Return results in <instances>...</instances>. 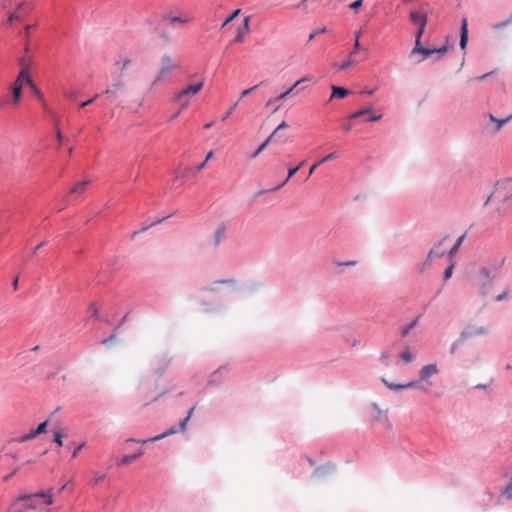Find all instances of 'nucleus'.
I'll return each mask as SVG.
<instances>
[{
	"label": "nucleus",
	"mask_w": 512,
	"mask_h": 512,
	"mask_svg": "<svg viewBox=\"0 0 512 512\" xmlns=\"http://www.w3.org/2000/svg\"><path fill=\"white\" fill-rule=\"evenodd\" d=\"M488 332V328L486 327H471L468 329L467 333L471 336L473 335H484Z\"/></svg>",
	"instance_id": "26"
},
{
	"label": "nucleus",
	"mask_w": 512,
	"mask_h": 512,
	"mask_svg": "<svg viewBox=\"0 0 512 512\" xmlns=\"http://www.w3.org/2000/svg\"><path fill=\"white\" fill-rule=\"evenodd\" d=\"M351 129H352V125H351V124H345V125H343V130H344L345 132H349Z\"/></svg>",
	"instance_id": "62"
},
{
	"label": "nucleus",
	"mask_w": 512,
	"mask_h": 512,
	"mask_svg": "<svg viewBox=\"0 0 512 512\" xmlns=\"http://www.w3.org/2000/svg\"><path fill=\"white\" fill-rule=\"evenodd\" d=\"M47 242H41L40 244H38L36 247H34L31 251V254L34 255L36 254V252L42 248L44 245H46Z\"/></svg>",
	"instance_id": "54"
},
{
	"label": "nucleus",
	"mask_w": 512,
	"mask_h": 512,
	"mask_svg": "<svg viewBox=\"0 0 512 512\" xmlns=\"http://www.w3.org/2000/svg\"><path fill=\"white\" fill-rule=\"evenodd\" d=\"M362 3H363V1H362V0H356V1L352 2V3L349 5V7H350L351 9L356 10V9H358V8H360V7L362 6Z\"/></svg>",
	"instance_id": "46"
},
{
	"label": "nucleus",
	"mask_w": 512,
	"mask_h": 512,
	"mask_svg": "<svg viewBox=\"0 0 512 512\" xmlns=\"http://www.w3.org/2000/svg\"><path fill=\"white\" fill-rule=\"evenodd\" d=\"M18 500L25 502L24 509L42 510L44 506L53 503L52 489L34 494H24L21 495Z\"/></svg>",
	"instance_id": "2"
},
{
	"label": "nucleus",
	"mask_w": 512,
	"mask_h": 512,
	"mask_svg": "<svg viewBox=\"0 0 512 512\" xmlns=\"http://www.w3.org/2000/svg\"><path fill=\"white\" fill-rule=\"evenodd\" d=\"M447 240V237L443 238L437 245L430 250L427 256L425 264H429L430 260L434 257H441L445 254V249L442 247L443 243Z\"/></svg>",
	"instance_id": "8"
},
{
	"label": "nucleus",
	"mask_w": 512,
	"mask_h": 512,
	"mask_svg": "<svg viewBox=\"0 0 512 512\" xmlns=\"http://www.w3.org/2000/svg\"><path fill=\"white\" fill-rule=\"evenodd\" d=\"M65 96L70 99H75L77 97V93L75 91H67L65 92Z\"/></svg>",
	"instance_id": "55"
},
{
	"label": "nucleus",
	"mask_w": 512,
	"mask_h": 512,
	"mask_svg": "<svg viewBox=\"0 0 512 512\" xmlns=\"http://www.w3.org/2000/svg\"><path fill=\"white\" fill-rule=\"evenodd\" d=\"M213 155H214V152H213V151H210V152L207 154L206 158H205V162L209 161V160L213 157Z\"/></svg>",
	"instance_id": "64"
},
{
	"label": "nucleus",
	"mask_w": 512,
	"mask_h": 512,
	"mask_svg": "<svg viewBox=\"0 0 512 512\" xmlns=\"http://www.w3.org/2000/svg\"><path fill=\"white\" fill-rule=\"evenodd\" d=\"M54 442L57 443L59 446L63 445L62 437L63 433L61 430H55L54 432Z\"/></svg>",
	"instance_id": "37"
},
{
	"label": "nucleus",
	"mask_w": 512,
	"mask_h": 512,
	"mask_svg": "<svg viewBox=\"0 0 512 512\" xmlns=\"http://www.w3.org/2000/svg\"><path fill=\"white\" fill-rule=\"evenodd\" d=\"M337 156H338V155H337V153H336V152H332V153H330V154H328V155L324 156L322 159H320V160H319L318 162H316L315 164H313V165L310 167V169H309V173H308V177H307V178H309V177L312 175V173L315 171V169H316L318 166H322V164H323V163H325V162H327V161H329V160H331V159H334V158H336Z\"/></svg>",
	"instance_id": "16"
},
{
	"label": "nucleus",
	"mask_w": 512,
	"mask_h": 512,
	"mask_svg": "<svg viewBox=\"0 0 512 512\" xmlns=\"http://www.w3.org/2000/svg\"><path fill=\"white\" fill-rule=\"evenodd\" d=\"M110 86L114 87V89L117 91L125 87V82L122 78H120L117 81H114Z\"/></svg>",
	"instance_id": "38"
},
{
	"label": "nucleus",
	"mask_w": 512,
	"mask_h": 512,
	"mask_svg": "<svg viewBox=\"0 0 512 512\" xmlns=\"http://www.w3.org/2000/svg\"><path fill=\"white\" fill-rule=\"evenodd\" d=\"M203 86H204L203 79L195 84L188 85L187 87L183 88L182 90H180L178 93L175 94L174 100L180 101L184 97L194 96L202 90Z\"/></svg>",
	"instance_id": "5"
},
{
	"label": "nucleus",
	"mask_w": 512,
	"mask_h": 512,
	"mask_svg": "<svg viewBox=\"0 0 512 512\" xmlns=\"http://www.w3.org/2000/svg\"><path fill=\"white\" fill-rule=\"evenodd\" d=\"M439 372L438 370V367L436 364H429V365H425L421 368L420 370V379L422 381H425L427 380L429 377H431L432 375H435Z\"/></svg>",
	"instance_id": "9"
},
{
	"label": "nucleus",
	"mask_w": 512,
	"mask_h": 512,
	"mask_svg": "<svg viewBox=\"0 0 512 512\" xmlns=\"http://www.w3.org/2000/svg\"><path fill=\"white\" fill-rule=\"evenodd\" d=\"M20 17L17 13V11L11 13L7 20L4 22L5 25L10 26L13 24L14 21L18 20Z\"/></svg>",
	"instance_id": "36"
},
{
	"label": "nucleus",
	"mask_w": 512,
	"mask_h": 512,
	"mask_svg": "<svg viewBox=\"0 0 512 512\" xmlns=\"http://www.w3.org/2000/svg\"><path fill=\"white\" fill-rule=\"evenodd\" d=\"M372 112V108L371 107H368V108H365V109H362V110H359L355 113H352L350 116H349V119H356L360 116H363L365 114H368V113H371Z\"/></svg>",
	"instance_id": "31"
},
{
	"label": "nucleus",
	"mask_w": 512,
	"mask_h": 512,
	"mask_svg": "<svg viewBox=\"0 0 512 512\" xmlns=\"http://www.w3.org/2000/svg\"><path fill=\"white\" fill-rule=\"evenodd\" d=\"M417 322L418 320L417 319H414L412 320L411 322H409L408 324H405L403 325L401 328H400V335L402 337H405L409 334V332L415 328V326L417 325Z\"/></svg>",
	"instance_id": "23"
},
{
	"label": "nucleus",
	"mask_w": 512,
	"mask_h": 512,
	"mask_svg": "<svg viewBox=\"0 0 512 512\" xmlns=\"http://www.w3.org/2000/svg\"><path fill=\"white\" fill-rule=\"evenodd\" d=\"M361 46H360V42L355 40L354 41V46H353V50L350 52L351 55H354L355 53H357L359 50H360Z\"/></svg>",
	"instance_id": "52"
},
{
	"label": "nucleus",
	"mask_w": 512,
	"mask_h": 512,
	"mask_svg": "<svg viewBox=\"0 0 512 512\" xmlns=\"http://www.w3.org/2000/svg\"><path fill=\"white\" fill-rule=\"evenodd\" d=\"M47 424H48V422L44 421L41 424H39V426L36 429H32L29 433H26L19 437L14 438L13 441L18 442V443L29 441V440L35 438L36 436L44 433L46 431Z\"/></svg>",
	"instance_id": "7"
},
{
	"label": "nucleus",
	"mask_w": 512,
	"mask_h": 512,
	"mask_svg": "<svg viewBox=\"0 0 512 512\" xmlns=\"http://www.w3.org/2000/svg\"><path fill=\"white\" fill-rule=\"evenodd\" d=\"M356 264H357V261H354V260L339 263V265H345V266H355Z\"/></svg>",
	"instance_id": "58"
},
{
	"label": "nucleus",
	"mask_w": 512,
	"mask_h": 512,
	"mask_svg": "<svg viewBox=\"0 0 512 512\" xmlns=\"http://www.w3.org/2000/svg\"><path fill=\"white\" fill-rule=\"evenodd\" d=\"M454 265L451 264L444 272V279L447 280L452 276Z\"/></svg>",
	"instance_id": "44"
},
{
	"label": "nucleus",
	"mask_w": 512,
	"mask_h": 512,
	"mask_svg": "<svg viewBox=\"0 0 512 512\" xmlns=\"http://www.w3.org/2000/svg\"><path fill=\"white\" fill-rule=\"evenodd\" d=\"M32 83V79L29 76V73L26 69H22L17 77V79L13 82L11 85V91L13 93V102L14 104H17L22 95V88L25 84H28L29 86Z\"/></svg>",
	"instance_id": "4"
},
{
	"label": "nucleus",
	"mask_w": 512,
	"mask_h": 512,
	"mask_svg": "<svg viewBox=\"0 0 512 512\" xmlns=\"http://www.w3.org/2000/svg\"><path fill=\"white\" fill-rule=\"evenodd\" d=\"M274 138V134H271L253 153L252 158L255 159L259 156V154L272 142Z\"/></svg>",
	"instance_id": "24"
},
{
	"label": "nucleus",
	"mask_w": 512,
	"mask_h": 512,
	"mask_svg": "<svg viewBox=\"0 0 512 512\" xmlns=\"http://www.w3.org/2000/svg\"><path fill=\"white\" fill-rule=\"evenodd\" d=\"M104 478H105V474H103V473H96V474L94 475L93 481H94V483H96V484H97V483H99V482L103 481V480H104Z\"/></svg>",
	"instance_id": "45"
},
{
	"label": "nucleus",
	"mask_w": 512,
	"mask_h": 512,
	"mask_svg": "<svg viewBox=\"0 0 512 512\" xmlns=\"http://www.w3.org/2000/svg\"><path fill=\"white\" fill-rule=\"evenodd\" d=\"M288 127V124L285 122V121H282L278 126L277 128L273 131L272 134H274V136L278 133V131H280L281 129H284V128H287Z\"/></svg>",
	"instance_id": "47"
},
{
	"label": "nucleus",
	"mask_w": 512,
	"mask_h": 512,
	"mask_svg": "<svg viewBox=\"0 0 512 512\" xmlns=\"http://www.w3.org/2000/svg\"><path fill=\"white\" fill-rule=\"evenodd\" d=\"M410 20L412 23L417 25H426L427 24V16L423 13L412 11L410 13Z\"/></svg>",
	"instance_id": "14"
},
{
	"label": "nucleus",
	"mask_w": 512,
	"mask_h": 512,
	"mask_svg": "<svg viewBox=\"0 0 512 512\" xmlns=\"http://www.w3.org/2000/svg\"><path fill=\"white\" fill-rule=\"evenodd\" d=\"M310 80L309 77H303L299 80H297L288 90L285 91V93H288V96H290L294 90L302 83V82H305V81H308Z\"/></svg>",
	"instance_id": "30"
},
{
	"label": "nucleus",
	"mask_w": 512,
	"mask_h": 512,
	"mask_svg": "<svg viewBox=\"0 0 512 512\" xmlns=\"http://www.w3.org/2000/svg\"><path fill=\"white\" fill-rule=\"evenodd\" d=\"M244 34H245V32H243V31H241L239 29V31H238V33H237V35L235 37V41L239 42V43L243 42L244 41Z\"/></svg>",
	"instance_id": "50"
},
{
	"label": "nucleus",
	"mask_w": 512,
	"mask_h": 512,
	"mask_svg": "<svg viewBox=\"0 0 512 512\" xmlns=\"http://www.w3.org/2000/svg\"><path fill=\"white\" fill-rule=\"evenodd\" d=\"M468 42V23L467 19L463 18L461 23V35H460V47L461 49H465Z\"/></svg>",
	"instance_id": "11"
},
{
	"label": "nucleus",
	"mask_w": 512,
	"mask_h": 512,
	"mask_svg": "<svg viewBox=\"0 0 512 512\" xmlns=\"http://www.w3.org/2000/svg\"><path fill=\"white\" fill-rule=\"evenodd\" d=\"M222 233H223V230H222V229H219V230L216 232V234H215V238H216L215 242H216V244H218V243L220 242V240H221V236H222Z\"/></svg>",
	"instance_id": "56"
},
{
	"label": "nucleus",
	"mask_w": 512,
	"mask_h": 512,
	"mask_svg": "<svg viewBox=\"0 0 512 512\" xmlns=\"http://www.w3.org/2000/svg\"><path fill=\"white\" fill-rule=\"evenodd\" d=\"M425 27H426V25H423V26L419 25L418 31L416 33V41L415 42H419L420 43V39H421L422 35L425 32Z\"/></svg>",
	"instance_id": "41"
},
{
	"label": "nucleus",
	"mask_w": 512,
	"mask_h": 512,
	"mask_svg": "<svg viewBox=\"0 0 512 512\" xmlns=\"http://www.w3.org/2000/svg\"><path fill=\"white\" fill-rule=\"evenodd\" d=\"M288 97V93H285L283 92L282 94H280L278 97H276V101H279V100H284Z\"/></svg>",
	"instance_id": "60"
},
{
	"label": "nucleus",
	"mask_w": 512,
	"mask_h": 512,
	"mask_svg": "<svg viewBox=\"0 0 512 512\" xmlns=\"http://www.w3.org/2000/svg\"><path fill=\"white\" fill-rule=\"evenodd\" d=\"M133 59L131 55L126 52H119L115 55L114 65L116 69L120 72H125L132 65Z\"/></svg>",
	"instance_id": "6"
},
{
	"label": "nucleus",
	"mask_w": 512,
	"mask_h": 512,
	"mask_svg": "<svg viewBox=\"0 0 512 512\" xmlns=\"http://www.w3.org/2000/svg\"><path fill=\"white\" fill-rule=\"evenodd\" d=\"M177 432V430L175 428H170L169 430L165 431L164 433L160 434V435H157L155 437H152V438H149L147 440H143L141 441L143 444L145 443H150V442H156L158 440H161L167 436H170L172 434H175Z\"/></svg>",
	"instance_id": "20"
},
{
	"label": "nucleus",
	"mask_w": 512,
	"mask_h": 512,
	"mask_svg": "<svg viewBox=\"0 0 512 512\" xmlns=\"http://www.w3.org/2000/svg\"><path fill=\"white\" fill-rule=\"evenodd\" d=\"M356 64H357V61L353 59V55L349 54L348 58L341 65L337 66L336 63H333L332 66L336 67L337 70H339V71H344Z\"/></svg>",
	"instance_id": "19"
},
{
	"label": "nucleus",
	"mask_w": 512,
	"mask_h": 512,
	"mask_svg": "<svg viewBox=\"0 0 512 512\" xmlns=\"http://www.w3.org/2000/svg\"><path fill=\"white\" fill-rule=\"evenodd\" d=\"M258 85H255L251 88H248V89H245L243 90L241 93H240V98H244L246 96H248L252 91H254L255 89H257Z\"/></svg>",
	"instance_id": "43"
},
{
	"label": "nucleus",
	"mask_w": 512,
	"mask_h": 512,
	"mask_svg": "<svg viewBox=\"0 0 512 512\" xmlns=\"http://www.w3.org/2000/svg\"><path fill=\"white\" fill-rule=\"evenodd\" d=\"M435 53H438L440 56H443L448 51V46H442L441 48L434 49Z\"/></svg>",
	"instance_id": "51"
},
{
	"label": "nucleus",
	"mask_w": 512,
	"mask_h": 512,
	"mask_svg": "<svg viewBox=\"0 0 512 512\" xmlns=\"http://www.w3.org/2000/svg\"><path fill=\"white\" fill-rule=\"evenodd\" d=\"M84 445H85L84 443H81L74 448L73 453H72V458L77 457L79 451L84 447Z\"/></svg>",
	"instance_id": "48"
},
{
	"label": "nucleus",
	"mask_w": 512,
	"mask_h": 512,
	"mask_svg": "<svg viewBox=\"0 0 512 512\" xmlns=\"http://www.w3.org/2000/svg\"><path fill=\"white\" fill-rule=\"evenodd\" d=\"M194 410H195V406H193V407L189 410L188 415H187V416H186V417H185V418L180 422V429H181V430H185L186 425H187V423H188V421H189L190 417L192 416V414H193Z\"/></svg>",
	"instance_id": "34"
},
{
	"label": "nucleus",
	"mask_w": 512,
	"mask_h": 512,
	"mask_svg": "<svg viewBox=\"0 0 512 512\" xmlns=\"http://www.w3.org/2000/svg\"><path fill=\"white\" fill-rule=\"evenodd\" d=\"M506 298V293L500 294L496 297L497 301H502Z\"/></svg>",
	"instance_id": "63"
},
{
	"label": "nucleus",
	"mask_w": 512,
	"mask_h": 512,
	"mask_svg": "<svg viewBox=\"0 0 512 512\" xmlns=\"http://www.w3.org/2000/svg\"><path fill=\"white\" fill-rule=\"evenodd\" d=\"M249 16H246L245 19H244V28H245V32H249L250 30V27H249Z\"/></svg>",
	"instance_id": "57"
},
{
	"label": "nucleus",
	"mask_w": 512,
	"mask_h": 512,
	"mask_svg": "<svg viewBox=\"0 0 512 512\" xmlns=\"http://www.w3.org/2000/svg\"><path fill=\"white\" fill-rule=\"evenodd\" d=\"M238 105V102H233L230 107L228 108V110L226 111V113L222 116V121H225L227 118H229L232 113L234 112V109L236 108V106Z\"/></svg>",
	"instance_id": "35"
},
{
	"label": "nucleus",
	"mask_w": 512,
	"mask_h": 512,
	"mask_svg": "<svg viewBox=\"0 0 512 512\" xmlns=\"http://www.w3.org/2000/svg\"><path fill=\"white\" fill-rule=\"evenodd\" d=\"M325 31V28H321V29H318V30H314L310 35H309V40H313L315 36H318L319 33H323Z\"/></svg>",
	"instance_id": "53"
},
{
	"label": "nucleus",
	"mask_w": 512,
	"mask_h": 512,
	"mask_svg": "<svg viewBox=\"0 0 512 512\" xmlns=\"http://www.w3.org/2000/svg\"><path fill=\"white\" fill-rule=\"evenodd\" d=\"M399 357L403 360L404 363L408 364L412 361L413 357L410 353V348L406 346L404 350L400 353Z\"/></svg>",
	"instance_id": "25"
},
{
	"label": "nucleus",
	"mask_w": 512,
	"mask_h": 512,
	"mask_svg": "<svg viewBox=\"0 0 512 512\" xmlns=\"http://www.w3.org/2000/svg\"><path fill=\"white\" fill-rule=\"evenodd\" d=\"M415 53H420L423 55V58H427V57L431 56L432 54H434L435 50L425 48V47L421 46V43L415 42V47L412 50V54H415Z\"/></svg>",
	"instance_id": "17"
},
{
	"label": "nucleus",
	"mask_w": 512,
	"mask_h": 512,
	"mask_svg": "<svg viewBox=\"0 0 512 512\" xmlns=\"http://www.w3.org/2000/svg\"><path fill=\"white\" fill-rule=\"evenodd\" d=\"M361 34H362L361 30L355 31L354 32L355 40L359 41Z\"/></svg>",
	"instance_id": "61"
},
{
	"label": "nucleus",
	"mask_w": 512,
	"mask_h": 512,
	"mask_svg": "<svg viewBox=\"0 0 512 512\" xmlns=\"http://www.w3.org/2000/svg\"><path fill=\"white\" fill-rule=\"evenodd\" d=\"M300 169V166H296L294 168H290L288 170V175L286 177V179L284 180L283 183H281L280 185L268 190V192H274V191H277L279 190L280 188H282L289 180L292 176H294L296 174V172Z\"/></svg>",
	"instance_id": "22"
},
{
	"label": "nucleus",
	"mask_w": 512,
	"mask_h": 512,
	"mask_svg": "<svg viewBox=\"0 0 512 512\" xmlns=\"http://www.w3.org/2000/svg\"><path fill=\"white\" fill-rule=\"evenodd\" d=\"M233 283V280L231 279H223V280H218V281H215L211 284H208L206 286H204L202 288L203 291L205 292H218L219 291V285L221 284H231Z\"/></svg>",
	"instance_id": "13"
},
{
	"label": "nucleus",
	"mask_w": 512,
	"mask_h": 512,
	"mask_svg": "<svg viewBox=\"0 0 512 512\" xmlns=\"http://www.w3.org/2000/svg\"><path fill=\"white\" fill-rule=\"evenodd\" d=\"M383 382L391 390H401V389L413 388L418 385L417 381H411L405 385L390 383L385 379H383Z\"/></svg>",
	"instance_id": "15"
},
{
	"label": "nucleus",
	"mask_w": 512,
	"mask_h": 512,
	"mask_svg": "<svg viewBox=\"0 0 512 512\" xmlns=\"http://www.w3.org/2000/svg\"><path fill=\"white\" fill-rule=\"evenodd\" d=\"M21 10H26L27 12L31 11L32 10V7L30 5H28L27 3H20L18 6H17V12L18 11H21Z\"/></svg>",
	"instance_id": "42"
},
{
	"label": "nucleus",
	"mask_w": 512,
	"mask_h": 512,
	"mask_svg": "<svg viewBox=\"0 0 512 512\" xmlns=\"http://www.w3.org/2000/svg\"><path fill=\"white\" fill-rule=\"evenodd\" d=\"M99 96H100V94H98V93H97V94H95L92 98H90V99H88V100H86V101H84V102L80 103L79 107H80V108H84V107H86V106L90 105V104H91L92 102H94V101H95Z\"/></svg>",
	"instance_id": "40"
},
{
	"label": "nucleus",
	"mask_w": 512,
	"mask_h": 512,
	"mask_svg": "<svg viewBox=\"0 0 512 512\" xmlns=\"http://www.w3.org/2000/svg\"><path fill=\"white\" fill-rule=\"evenodd\" d=\"M240 13V9H236L222 24V27H225L227 24H229L234 18H236Z\"/></svg>",
	"instance_id": "39"
},
{
	"label": "nucleus",
	"mask_w": 512,
	"mask_h": 512,
	"mask_svg": "<svg viewBox=\"0 0 512 512\" xmlns=\"http://www.w3.org/2000/svg\"><path fill=\"white\" fill-rule=\"evenodd\" d=\"M179 64L169 54H164L161 58V67L154 79L151 81L148 92H151L165 77L173 70L179 69Z\"/></svg>",
	"instance_id": "3"
},
{
	"label": "nucleus",
	"mask_w": 512,
	"mask_h": 512,
	"mask_svg": "<svg viewBox=\"0 0 512 512\" xmlns=\"http://www.w3.org/2000/svg\"><path fill=\"white\" fill-rule=\"evenodd\" d=\"M502 494L509 500H512V478L508 485L503 489Z\"/></svg>",
	"instance_id": "32"
},
{
	"label": "nucleus",
	"mask_w": 512,
	"mask_h": 512,
	"mask_svg": "<svg viewBox=\"0 0 512 512\" xmlns=\"http://www.w3.org/2000/svg\"><path fill=\"white\" fill-rule=\"evenodd\" d=\"M139 458V454L126 455L119 461V465H129Z\"/></svg>",
	"instance_id": "27"
},
{
	"label": "nucleus",
	"mask_w": 512,
	"mask_h": 512,
	"mask_svg": "<svg viewBox=\"0 0 512 512\" xmlns=\"http://www.w3.org/2000/svg\"><path fill=\"white\" fill-rule=\"evenodd\" d=\"M480 277L482 278V281H483L484 284L490 283L492 281V279H493V275L486 268H483L480 271Z\"/></svg>",
	"instance_id": "28"
},
{
	"label": "nucleus",
	"mask_w": 512,
	"mask_h": 512,
	"mask_svg": "<svg viewBox=\"0 0 512 512\" xmlns=\"http://www.w3.org/2000/svg\"><path fill=\"white\" fill-rule=\"evenodd\" d=\"M166 20L168 21L169 24H174V23H187L190 21L189 18H183V17H176V16H167L166 17Z\"/></svg>",
	"instance_id": "29"
},
{
	"label": "nucleus",
	"mask_w": 512,
	"mask_h": 512,
	"mask_svg": "<svg viewBox=\"0 0 512 512\" xmlns=\"http://www.w3.org/2000/svg\"><path fill=\"white\" fill-rule=\"evenodd\" d=\"M491 200L496 206L495 212L498 217L505 215L512 203V178H505L496 182L488 201Z\"/></svg>",
	"instance_id": "1"
},
{
	"label": "nucleus",
	"mask_w": 512,
	"mask_h": 512,
	"mask_svg": "<svg viewBox=\"0 0 512 512\" xmlns=\"http://www.w3.org/2000/svg\"><path fill=\"white\" fill-rule=\"evenodd\" d=\"M90 180H85L83 182L77 183L69 192V195H81L84 193L88 185L90 184Z\"/></svg>",
	"instance_id": "18"
},
{
	"label": "nucleus",
	"mask_w": 512,
	"mask_h": 512,
	"mask_svg": "<svg viewBox=\"0 0 512 512\" xmlns=\"http://www.w3.org/2000/svg\"><path fill=\"white\" fill-rule=\"evenodd\" d=\"M331 90H332V93H331L330 100L335 99V98L342 99L351 93L350 90H348L347 88L339 87V86H335V85H333L331 87Z\"/></svg>",
	"instance_id": "12"
},
{
	"label": "nucleus",
	"mask_w": 512,
	"mask_h": 512,
	"mask_svg": "<svg viewBox=\"0 0 512 512\" xmlns=\"http://www.w3.org/2000/svg\"><path fill=\"white\" fill-rule=\"evenodd\" d=\"M382 118V115H373L369 118V121L376 122L379 121Z\"/></svg>",
	"instance_id": "59"
},
{
	"label": "nucleus",
	"mask_w": 512,
	"mask_h": 512,
	"mask_svg": "<svg viewBox=\"0 0 512 512\" xmlns=\"http://www.w3.org/2000/svg\"><path fill=\"white\" fill-rule=\"evenodd\" d=\"M116 92H117V91H116V90L114 89V87H112V86H108V87L106 88V90L104 91V93H105L106 95H110V96H116Z\"/></svg>",
	"instance_id": "49"
},
{
	"label": "nucleus",
	"mask_w": 512,
	"mask_h": 512,
	"mask_svg": "<svg viewBox=\"0 0 512 512\" xmlns=\"http://www.w3.org/2000/svg\"><path fill=\"white\" fill-rule=\"evenodd\" d=\"M488 118L492 123L495 124V127L493 128V132L498 133L506 123H508L510 120H512V113L503 119H498L493 114L490 113L488 115Z\"/></svg>",
	"instance_id": "10"
},
{
	"label": "nucleus",
	"mask_w": 512,
	"mask_h": 512,
	"mask_svg": "<svg viewBox=\"0 0 512 512\" xmlns=\"http://www.w3.org/2000/svg\"><path fill=\"white\" fill-rule=\"evenodd\" d=\"M30 87H31V90H32L33 94L35 95V97L42 104V106L46 109L47 103L45 101V98H44V95L42 94V92L38 89V87L35 85V83L33 81L31 83Z\"/></svg>",
	"instance_id": "21"
},
{
	"label": "nucleus",
	"mask_w": 512,
	"mask_h": 512,
	"mask_svg": "<svg viewBox=\"0 0 512 512\" xmlns=\"http://www.w3.org/2000/svg\"><path fill=\"white\" fill-rule=\"evenodd\" d=\"M464 239H465V235H462L457 239L456 243L454 244V246L451 248V250L449 252L450 255H454L457 252V250L463 243Z\"/></svg>",
	"instance_id": "33"
}]
</instances>
